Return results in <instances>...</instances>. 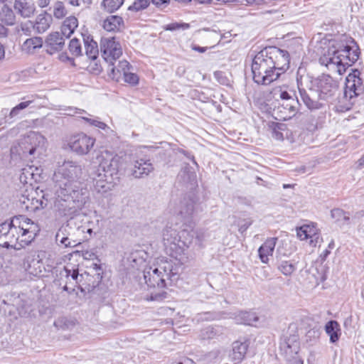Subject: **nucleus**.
Returning <instances> with one entry per match:
<instances>
[{
    "label": "nucleus",
    "instance_id": "nucleus-1",
    "mask_svg": "<svg viewBox=\"0 0 364 364\" xmlns=\"http://www.w3.org/2000/svg\"><path fill=\"white\" fill-rule=\"evenodd\" d=\"M198 211L197 200L193 194L185 196L178 206V215L183 220L167 225L163 230V242L166 252L171 257L184 262L188 257V250H199L203 247L206 237L203 229H194L193 218Z\"/></svg>",
    "mask_w": 364,
    "mask_h": 364
},
{
    "label": "nucleus",
    "instance_id": "nucleus-2",
    "mask_svg": "<svg viewBox=\"0 0 364 364\" xmlns=\"http://www.w3.org/2000/svg\"><path fill=\"white\" fill-rule=\"evenodd\" d=\"M82 173L81 165L73 161H65L55 171L53 176L54 208L60 216L73 218L89 200V191L79 181Z\"/></svg>",
    "mask_w": 364,
    "mask_h": 364
},
{
    "label": "nucleus",
    "instance_id": "nucleus-3",
    "mask_svg": "<svg viewBox=\"0 0 364 364\" xmlns=\"http://www.w3.org/2000/svg\"><path fill=\"white\" fill-rule=\"evenodd\" d=\"M289 64L287 50L276 46L265 47L252 58V80L257 85H269L289 68Z\"/></svg>",
    "mask_w": 364,
    "mask_h": 364
},
{
    "label": "nucleus",
    "instance_id": "nucleus-4",
    "mask_svg": "<svg viewBox=\"0 0 364 364\" xmlns=\"http://www.w3.org/2000/svg\"><path fill=\"white\" fill-rule=\"evenodd\" d=\"M360 55V48L355 39L342 34L329 41V46L320 57L319 63L326 67L336 65L338 73L343 75L358 60Z\"/></svg>",
    "mask_w": 364,
    "mask_h": 364
},
{
    "label": "nucleus",
    "instance_id": "nucleus-5",
    "mask_svg": "<svg viewBox=\"0 0 364 364\" xmlns=\"http://www.w3.org/2000/svg\"><path fill=\"white\" fill-rule=\"evenodd\" d=\"M360 75L358 69H352V72L346 77L343 96L339 102L341 111L350 110L356 97L364 92L363 81Z\"/></svg>",
    "mask_w": 364,
    "mask_h": 364
},
{
    "label": "nucleus",
    "instance_id": "nucleus-6",
    "mask_svg": "<svg viewBox=\"0 0 364 364\" xmlns=\"http://www.w3.org/2000/svg\"><path fill=\"white\" fill-rule=\"evenodd\" d=\"M45 138L41 134L31 131L23 136L16 144H14L10 149L11 157L14 159H26L28 156L33 155L37 147L42 143Z\"/></svg>",
    "mask_w": 364,
    "mask_h": 364
},
{
    "label": "nucleus",
    "instance_id": "nucleus-7",
    "mask_svg": "<svg viewBox=\"0 0 364 364\" xmlns=\"http://www.w3.org/2000/svg\"><path fill=\"white\" fill-rule=\"evenodd\" d=\"M11 218L20 234V246L26 247L31 245L39 232L38 225L23 215H15Z\"/></svg>",
    "mask_w": 364,
    "mask_h": 364
},
{
    "label": "nucleus",
    "instance_id": "nucleus-8",
    "mask_svg": "<svg viewBox=\"0 0 364 364\" xmlns=\"http://www.w3.org/2000/svg\"><path fill=\"white\" fill-rule=\"evenodd\" d=\"M311 84L321 100L332 99L338 91V82L328 74H322L312 79Z\"/></svg>",
    "mask_w": 364,
    "mask_h": 364
},
{
    "label": "nucleus",
    "instance_id": "nucleus-9",
    "mask_svg": "<svg viewBox=\"0 0 364 364\" xmlns=\"http://www.w3.org/2000/svg\"><path fill=\"white\" fill-rule=\"evenodd\" d=\"M21 237L12 218L0 224V247L20 250Z\"/></svg>",
    "mask_w": 364,
    "mask_h": 364
},
{
    "label": "nucleus",
    "instance_id": "nucleus-10",
    "mask_svg": "<svg viewBox=\"0 0 364 364\" xmlns=\"http://www.w3.org/2000/svg\"><path fill=\"white\" fill-rule=\"evenodd\" d=\"M95 143L94 138L84 133H78L69 138L68 146L72 151L82 156L87 154L91 151Z\"/></svg>",
    "mask_w": 364,
    "mask_h": 364
},
{
    "label": "nucleus",
    "instance_id": "nucleus-11",
    "mask_svg": "<svg viewBox=\"0 0 364 364\" xmlns=\"http://www.w3.org/2000/svg\"><path fill=\"white\" fill-rule=\"evenodd\" d=\"M279 349L281 355L286 360L300 357L299 355L300 350L299 335L295 333H287L280 343Z\"/></svg>",
    "mask_w": 364,
    "mask_h": 364
},
{
    "label": "nucleus",
    "instance_id": "nucleus-12",
    "mask_svg": "<svg viewBox=\"0 0 364 364\" xmlns=\"http://www.w3.org/2000/svg\"><path fill=\"white\" fill-rule=\"evenodd\" d=\"M100 48L107 63L116 61L122 55L121 44L115 37L102 38Z\"/></svg>",
    "mask_w": 364,
    "mask_h": 364
},
{
    "label": "nucleus",
    "instance_id": "nucleus-13",
    "mask_svg": "<svg viewBox=\"0 0 364 364\" xmlns=\"http://www.w3.org/2000/svg\"><path fill=\"white\" fill-rule=\"evenodd\" d=\"M121 166V158L114 156L110 159H103L99 165L97 172H102L105 177L109 178L117 183L119 181V168Z\"/></svg>",
    "mask_w": 364,
    "mask_h": 364
},
{
    "label": "nucleus",
    "instance_id": "nucleus-14",
    "mask_svg": "<svg viewBox=\"0 0 364 364\" xmlns=\"http://www.w3.org/2000/svg\"><path fill=\"white\" fill-rule=\"evenodd\" d=\"M162 271L161 269H158L157 267H146L144 269L143 274L144 279L146 285L150 288H156L162 289L166 287V278H164V275H162Z\"/></svg>",
    "mask_w": 364,
    "mask_h": 364
},
{
    "label": "nucleus",
    "instance_id": "nucleus-15",
    "mask_svg": "<svg viewBox=\"0 0 364 364\" xmlns=\"http://www.w3.org/2000/svg\"><path fill=\"white\" fill-rule=\"evenodd\" d=\"M298 90L301 100L311 111L318 110L323 107V105L320 102L316 91L311 85L309 90L301 87L298 83Z\"/></svg>",
    "mask_w": 364,
    "mask_h": 364
},
{
    "label": "nucleus",
    "instance_id": "nucleus-16",
    "mask_svg": "<svg viewBox=\"0 0 364 364\" xmlns=\"http://www.w3.org/2000/svg\"><path fill=\"white\" fill-rule=\"evenodd\" d=\"M65 36L60 32L50 33L46 38L45 46L46 53L53 55L62 50L65 46Z\"/></svg>",
    "mask_w": 364,
    "mask_h": 364
},
{
    "label": "nucleus",
    "instance_id": "nucleus-17",
    "mask_svg": "<svg viewBox=\"0 0 364 364\" xmlns=\"http://www.w3.org/2000/svg\"><path fill=\"white\" fill-rule=\"evenodd\" d=\"M116 61H112L107 63V74L108 76L116 82H119L123 77L124 73L129 70L131 65L126 60H119L117 65H115Z\"/></svg>",
    "mask_w": 364,
    "mask_h": 364
},
{
    "label": "nucleus",
    "instance_id": "nucleus-18",
    "mask_svg": "<svg viewBox=\"0 0 364 364\" xmlns=\"http://www.w3.org/2000/svg\"><path fill=\"white\" fill-rule=\"evenodd\" d=\"M132 175L136 178L147 176L154 170L153 164L149 160L143 159H133Z\"/></svg>",
    "mask_w": 364,
    "mask_h": 364
},
{
    "label": "nucleus",
    "instance_id": "nucleus-19",
    "mask_svg": "<svg viewBox=\"0 0 364 364\" xmlns=\"http://www.w3.org/2000/svg\"><path fill=\"white\" fill-rule=\"evenodd\" d=\"M97 177L93 178V186L95 191L100 193H106L111 191L117 183V181L105 177L102 172L96 173Z\"/></svg>",
    "mask_w": 364,
    "mask_h": 364
},
{
    "label": "nucleus",
    "instance_id": "nucleus-20",
    "mask_svg": "<svg viewBox=\"0 0 364 364\" xmlns=\"http://www.w3.org/2000/svg\"><path fill=\"white\" fill-rule=\"evenodd\" d=\"M277 240V237H269L259 247L258 255L262 263L267 264L269 262V256L272 255Z\"/></svg>",
    "mask_w": 364,
    "mask_h": 364
},
{
    "label": "nucleus",
    "instance_id": "nucleus-21",
    "mask_svg": "<svg viewBox=\"0 0 364 364\" xmlns=\"http://www.w3.org/2000/svg\"><path fill=\"white\" fill-rule=\"evenodd\" d=\"M250 346L247 338L239 339L232 343V359L240 363L245 357Z\"/></svg>",
    "mask_w": 364,
    "mask_h": 364
},
{
    "label": "nucleus",
    "instance_id": "nucleus-22",
    "mask_svg": "<svg viewBox=\"0 0 364 364\" xmlns=\"http://www.w3.org/2000/svg\"><path fill=\"white\" fill-rule=\"evenodd\" d=\"M14 9L21 16L29 18L34 14L36 6L33 0H16Z\"/></svg>",
    "mask_w": 364,
    "mask_h": 364
},
{
    "label": "nucleus",
    "instance_id": "nucleus-23",
    "mask_svg": "<svg viewBox=\"0 0 364 364\" xmlns=\"http://www.w3.org/2000/svg\"><path fill=\"white\" fill-rule=\"evenodd\" d=\"M102 27L109 32H118L124 28V21L119 16L111 15L104 20Z\"/></svg>",
    "mask_w": 364,
    "mask_h": 364
},
{
    "label": "nucleus",
    "instance_id": "nucleus-24",
    "mask_svg": "<svg viewBox=\"0 0 364 364\" xmlns=\"http://www.w3.org/2000/svg\"><path fill=\"white\" fill-rule=\"evenodd\" d=\"M82 36L87 56L89 58L95 60L99 54L97 42L95 41L92 36L88 33H82Z\"/></svg>",
    "mask_w": 364,
    "mask_h": 364
},
{
    "label": "nucleus",
    "instance_id": "nucleus-25",
    "mask_svg": "<svg viewBox=\"0 0 364 364\" xmlns=\"http://www.w3.org/2000/svg\"><path fill=\"white\" fill-rule=\"evenodd\" d=\"M325 331L329 336L330 342L335 343L338 341L341 336L340 325L338 321L331 320L325 325Z\"/></svg>",
    "mask_w": 364,
    "mask_h": 364
},
{
    "label": "nucleus",
    "instance_id": "nucleus-26",
    "mask_svg": "<svg viewBox=\"0 0 364 364\" xmlns=\"http://www.w3.org/2000/svg\"><path fill=\"white\" fill-rule=\"evenodd\" d=\"M301 107V104L296 97V100H291V101L284 102L282 105L278 107V109H283L285 112H287L288 115L283 117L284 120H287L294 117L299 112Z\"/></svg>",
    "mask_w": 364,
    "mask_h": 364
},
{
    "label": "nucleus",
    "instance_id": "nucleus-27",
    "mask_svg": "<svg viewBox=\"0 0 364 364\" xmlns=\"http://www.w3.org/2000/svg\"><path fill=\"white\" fill-rule=\"evenodd\" d=\"M78 26L77 18L73 16L66 18L61 26V33L68 38L74 33Z\"/></svg>",
    "mask_w": 364,
    "mask_h": 364
},
{
    "label": "nucleus",
    "instance_id": "nucleus-28",
    "mask_svg": "<svg viewBox=\"0 0 364 364\" xmlns=\"http://www.w3.org/2000/svg\"><path fill=\"white\" fill-rule=\"evenodd\" d=\"M52 16L46 13L38 16L33 28L38 33H44L50 25Z\"/></svg>",
    "mask_w": 364,
    "mask_h": 364
},
{
    "label": "nucleus",
    "instance_id": "nucleus-29",
    "mask_svg": "<svg viewBox=\"0 0 364 364\" xmlns=\"http://www.w3.org/2000/svg\"><path fill=\"white\" fill-rule=\"evenodd\" d=\"M277 269L284 276H291L296 269L295 263L289 260L277 259Z\"/></svg>",
    "mask_w": 364,
    "mask_h": 364
},
{
    "label": "nucleus",
    "instance_id": "nucleus-30",
    "mask_svg": "<svg viewBox=\"0 0 364 364\" xmlns=\"http://www.w3.org/2000/svg\"><path fill=\"white\" fill-rule=\"evenodd\" d=\"M318 232V230L314 225H304L296 228L297 237L301 240H307Z\"/></svg>",
    "mask_w": 364,
    "mask_h": 364
},
{
    "label": "nucleus",
    "instance_id": "nucleus-31",
    "mask_svg": "<svg viewBox=\"0 0 364 364\" xmlns=\"http://www.w3.org/2000/svg\"><path fill=\"white\" fill-rule=\"evenodd\" d=\"M0 18L1 22L7 26H13L16 23V16L13 10L6 5L2 7Z\"/></svg>",
    "mask_w": 364,
    "mask_h": 364
},
{
    "label": "nucleus",
    "instance_id": "nucleus-32",
    "mask_svg": "<svg viewBox=\"0 0 364 364\" xmlns=\"http://www.w3.org/2000/svg\"><path fill=\"white\" fill-rule=\"evenodd\" d=\"M43 41L41 37H33L28 38L23 44V49L27 53H33L35 49L40 48L43 46Z\"/></svg>",
    "mask_w": 364,
    "mask_h": 364
},
{
    "label": "nucleus",
    "instance_id": "nucleus-33",
    "mask_svg": "<svg viewBox=\"0 0 364 364\" xmlns=\"http://www.w3.org/2000/svg\"><path fill=\"white\" fill-rule=\"evenodd\" d=\"M331 216L335 219L337 223H342V224L349 225L350 219L349 213L346 212L341 208H333L331 211Z\"/></svg>",
    "mask_w": 364,
    "mask_h": 364
},
{
    "label": "nucleus",
    "instance_id": "nucleus-34",
    "mask_svg": "<svg viewBox=\"0 0 364 364\" xmlns=\"http://www.w3.org/2000/svg\"><path fill=\"white\" fill-rule=\"evenodd\" d=\"M124 2V0H103L101 6L105 11L112 14L117 11Z\"/></svg>",
    "mask_w": 364,
    "mask_h": 364
},
{
    "label": "nucleus",
    "instance_id": "nucleus-35",
    "mask_svg": "<svg viewBox=\"0 0 364 364\" xmlns=\"http://www.w3.org/2000/svg\"><path fill=\"white\" fill-rule=\"evenodd\" d=\"M41 260L33 259L30 260V257H28L25 259L24 264L26 265V269L31 274L37 275L41 273Z\"/></svg>",
    "mask_w": 364,
    "mask_h": 364
},
{
    "label": "nucleus",
    "instance_id": "nucleus-36",
    "mask_svg": "<svg viewBox=\"0 0 364 364\" xmlns=\"http://www.w3.org/2000/svg\"><path fill=\"white\" fill-rule=\"evenodd\" d=\"M75 319L67 317H61L54 322V325L62 330H71L76 326Z\"/></svg>",
    "mask_w": 364,
    "mask_h": 364
},
{
    "label": "nucleus",
    "instance_id": "nucleus-37",
    "mask_svg": "<svg viewBox=\"0 0 364 364\" xmlns=\"http://www.w3.org/2000/svg\"><path fill=\"white\" fill-rule=\"evenodd\" d=\"M157 268L161 269V271L163 272L161 274L164 275V278H166V280H172V277L176 274L175 272H173V267L172 263L170 262L166 261L165 262L157 267Z\"/></svg>",
    "mask_w": 364,
    "mask_h": 364
},
{
    "label": "nucleus",
    "instance_id": "nucleus-38",
    "mask_svg": "<svg viewBox=\"0 0 364 364\" xmlns=\"http://www.w3.org/2000/svg\"><path fill=\"white\" fill-rule=\"evenodd\" d=\"M151 4L150 0H134L127 10L132 12H139L147 9Z\"/></svg>",
    "mask_w": 364,
    "mask_h": 364
},
{
    "label": "nucleus",
    "instance_id": "nucleus-39",
    "mask_svg": "<svg viewBox=\"0 0 364 364\" xmlns=\"http://www.w3.org/2000/svg\"><path fill=\"white\" fill-rule=\"evenodd\" d=\"M241 322L245 325L252 326L255 322L259 320V317L255 312L245 311L241 313L240 316Z\"/></svg>",
    "mask_w": 364,
    "mask_h": 364
},
{
    "label": "nucleus",
    "instance_id": "nucleus-40",
    "mask_svg": "<svg viewBox=\"0 0 364 364\" xmlns=\"http://www.w3.org/2000/svg\"><path fill=\"white\" fill-rule=\"evenodd\" d=\"M68 49L70 53L76 57H79L82 55L80 42L76 38H74L72 40H70L68 46Z\"/></svg>",
    "mask_w": 364,
    "mask_h": 364
},
{
    "label": "nucleus",
    "instance_id": "nucleus-41",
    "mask_svg": "<svg viewBox=\"0 0 364 364\" xmlns=\"http://www.w3.org/2000/svg\"><path fill=\"white\" fill-rule=\"evenodd\" d=\"M43 200L38 199H33L32 200V206L31 207L30 211L36 212L38 210L43 209L47 206L48 201V194H43Z\"/></svg>",
    "mask_w": 364,
    "mask_h": 364
},
{
    "label": "nucleus",
    "instance_id": "nucleus-42",
    "mask_svg": "<svg viewBox=\"0 0 364 364\" xmlns=\"http://www.w3.org/2000/svg\"><path fill=\"white\" fill-rule=\"evenodd\" d=\"M164 31H175L178 30H187L190 28L188 23L173 22L162 26Z\"/></svg>",
    "mask_w": 364,
    "mask_h": 364
},
{
    "label": "nucleus",
    "instance_id": "nucleus-43",
    "mask_svg": "<svg viewBox=\"0 0 364 364\" xmlns=\"http://www.w3.org/2000/svg\"><path fill=\"white\" fill-rule=\"evenodd\" d=\"M320 329L317 327H314L309 329L306 333V339L307 342H316L320 337Z\"/></svg>",
    "mask_w": 364,
    "mask_h": 364
},
{
    "label": "nucleus",
    "instance_id": "nucleus-44",
    "mask_svg": "<svg viewBox=\"0 0 364 364\" xmlns=\"http://www.w3.org/2000/svg\"><path fill=\"white\" fill-rule=\"evenodd\" d=\"M31 103V101H26V102H20L18 105L15 106L11 110L9 113L10 118H14L16 117L19 112L26 109L28 107V105Z\"/></svg>",
    "mask_w": 364,
    "mask_h": 364
},
{
    "label": "nucleus",
    "instance_id": "nucleus-45",
    "mask_svg": "<svg viewBox=\"0 0 364 364\" xmlns=\"http://www.w3.org/2000/svg\"><path fill=\"white\" fill-rule=\"evenodd\" d=\"M60 275H64L66 277H70L73 280L77 281L79 277V272L77 269H69L68 267L64 268L60 272Z\"/></svg>",
    "mask_w": 364,
    "mask_h": 364
},
{
    "label": "nucleus",
    "instance_id": "nucleus-46",
    "mask_svg": "<svg viewBox=\"0 0 364 364\" xmlns=\"http://www.w3.org/2000/svg\"><path fill=\"white\" fill-rule=\"evenodd\" d=\"M123 79H124V82H126L132 85H136L139 82L138 75L135 73L129 72V70H127L126 73H124Z\"/></svg>",
    "mask_w": 364,
    "mask_h": 364
},
{
    "label": "nucleus",
    "instance_id": "nucleus-47",
    "mask_svg": "<svg viewBox=\"0 0 364 364\" xmlns=\"http://www.w3.org/2000/svg\"><path fill=\"white\" fill-rule=\"evenodd\" d=\"M167 298V292L164 289L151 293L149 300L161 301Z\"/></svg>",
    "mask_w": 364,
    "mask_h": 364
},
{
    "label": "nucleus",
    "instance_id": "nucleus-48",
    "mask_svg": "<svg viewBox=\"0 0 364 364\" xmlns=\"http://www.w3.org/2000/svg\"><path fill=\"white\" fill-rule=\"evenodd\" d=\"M82 119L87 122H88L90 125L95 126L101 129L102 130L109 129V127L104 122L97 119H90L87 117H82Z\"/></svg>",
    "mask_w": 364,
    "mask_h": 364
},
{
    "label": "nucleus",
    "instance_id": "nucleus-49",
    "mask_svg": "<svg viewBox=\"0 0 364 364\" xmlns=\"http://www.w3.org/2000/svg\"><path fill=\"white\" fill-rule=\"evenodd\" d=\"M72 229L69 225L61 226L55 235V240H58L60 238H64L67 236H70V230Z\"/></svg>",
    "mask_w": 364,
    "mask_h": 364
},
{
    "label": "nucleus",
    "instance_id": "nucleus-50",
    "mask_svg": "<svg viewBox=\"0 0 364 364\" xmlns=\"http://www.w3.org/2000/svg\"><path fill=\"white\" fill-rule=\"evenodd\" d=\"M214 77L220 84L226 86L230 85V80L223 71H215Z\"/></svg>",
    "mask_w": 364,
    "mask_h": 364
},
{
    "label": "nucleus",
    "instance_id": "nucleus-51",
    "mask_svg": "<svg viewBox=\"0 0 364 364\" xmlns=\"http://www.w3.org/2000/svg\"><path fill=\"white\" fill-rule=\"evenodd\" d=\"M183 177L184 178H187V179L190 182H193L196 181V175L194 171H191L188 168H186L183 171Z\"/></svg>",
    "mask_w": 364,
    "mask_h": 364
},
{
    "label": "nucleus",
    "instance_id": "nucleus-52",
    "mask_svg": "<svg viewBox=\"0 0 364 364\" xmlns=\"http://www.w3.org/2000/svg\"><path fill=\"white\" fill-rule=\"evenodd\" d=\"M81 244V242L77 240H74L71 235L68 237L66 239V244H65L64 247H75Z\"/></svg>",
    "mask_w": 364,
    "mask_h": 364
},
{
    "label": "nucleus",
    "instance_id": "nucleus-53",
    "mask_svg": "<svg viewBox=\"0 0 364 364\" xmlns=\"http://www.w3.org/2000/svg\"><path fill=\"white\" fill-rule=\"evenodd\" d=\"M309 243L311 246L316 247L318 244L322 242V237L318 232L316 233L314 236H311Z\"/></svg>",
    "mask_w": 364,
    "mask_h": 364
},
{
    "label": "nucleus",
    "instance_id": "nucleus-54",
    "mask_svg": "<svg viewBox=\"0 0 364 364\" xmlns=\"http://www.w3.org/2000/svg\"><path fill=\"white\" fill-rule=\"evenodd\" d=\"M272 127V136L273 138L277 139V140H283L284 139V136H283V134L282 132L279 131L277 129H274V127H273L272 125L271 126Z\"/></svg>",
    "mask_w": 364,
    "mask_h": 364
},
{
    "label": "nucleus",
    "instance_id": "nucleus-55",
    "mask_svg": "<svg viewBox=\"0 0 364 364\" xmlns=\"http://www.w3.org/2000/svg\"><path fill=\"white\" fill-rule=\"evenodd\" d=\"M53 14L55 17L58 18H61L65 16V9L63 6L55 8Z\"/></svg>",
    "mask_w": 364,
    "mask_h": 364
},
{
    "label": "nucleus",
    "instance_id": "nucleus-56",
    "mask_svg": "<svg viewBox=\"0 0 364 364\" xmlns=\"http://www.w3.org/2000/svg\"><path fill=\"white\" fill-rule=\"evenodd\" d=\"M200 319L203 320H214L216 318V314L213 312H204L200 314Z\"/></svg>",
    "mask_w": 364,
    "mask_h": 364
},
{
    "label": "nucleus",
    "instance_id": "nucleus-57",
    "mask_svg": "<svg viewBox=\"0 0 364 364\" xmlns=\"http://www.w3.org/2000/svg\"><path fill=\"white\" fill-rule=\"evenodd\" d=\"M279 97L284 102L291 101V100H296V98H294L292 96H291L287 91H282L280 92Z\"/></svg>",
    "mask_w": 364,
    "mask_h": 364
},
{
    "label": "nucleus",
    "instance_id": "nucleus-58",
    "mask_svg": "<svg viewBox=\"0 0 364 364\" xmlns=\"http://www.w3.org/2000/svg\"><path fill=\"white\" fill-rule=\"evenodd\" d=\"M151 2L157 8H161L163 5H168L170 0H150Z\"/></svg>",
    "mask_w": 364,
    "mask_h": 364
},
{
    "label": "nucleus",
    "instance_id": "nucleus-59",
    "mask_svg": "<svg viewBox=\"0 0 364 364\" xmlns=\"http://www.w3.org/2000/svg\"><path fill=\"white\" fill-rule=\"evenodd\" d=\"M60 59L63 61H68L70 63V64L73 65V66H75V60L73 58H70L69 57L67 53H62L60 55Z\"/></svg>",
    "mask_w": 364,
    "mask_h": 364
},
{
    "label": "nucleus",
    "instance_id": "nucleus-60",
    "mask_svg": "<svg viewBox=\"0 0 364 364\" xmlns=\"http://www.w3.org/2000/svg\"><path fill=\"white\" fill-rule=\"evenodd\" d=\"M251 224H252L251 222H245L244 224L240 225V227H239V229H238L239 232L241 234H243L244 232H246V230L251 225Z\"/></svg>",
    "mask_w": 364,
    "mask_h": 364
},
{
    "label": "nucleus",
    "instance_id": "nucleus-61",
    "mask_svg": "<svg viewBox=\"0 0 364 364\" xmlns=\"http://www.w3.org/2000/svg\"><path fill=\"white\" fill-rule=\"evenodd\" d=\"M93 269L96 271V274L97 275L98 277H100V279H102V267H101V265L100 264H93Z\"/></svg>",
    "mask_w": 364,
    "mask_h": 364
},
{
    "label": "nucleus",
    "instance_id": "nucleus-62",
    "mask_svg": "<svg viewBox=\"0 0 364 364\" xmlns=\"http://www.w3.org/2000/svg\"><path fill=\"white\" fill-rule=\"evenodd\" d=\"M286 361L287 364H303V360L300 357L294 358L293 359H289Z\"/></svg>",
    "mask_w": 364,
    "mask_h": 364
},
{
    "label": "nucleus",
    "instance_id": "nucleus-63",
    "mask_svg": "<svg viewBox=\"0 0 364 364\" xmlns=\"http://www.w3.org/2000/svg\"><path fill=\"white\" fill-rule=\"evenodd\" d=\"M191 48L193 50L198 51V52L201 53H205L207 50V47H200V46H197V45H192L191 46Z\"/></svg>",
    "mask_w": 364,
    "mask_h": 364
},
{
    "label": "nucleus",
    "instance_id": "nucleus-64",
    "mask_svg": "<svg viewBox=\"0 0 364 364\" xmlns=\"http://www.w3.org/2000/svg\"><path fill=\"white\" fill-rule=\"evenodd\" d=\"M272 125L274 127L275 129H277L280 132L285 130L287 127L286 124L282 123H273Z\"/></svg>",
    "mask_w": 364,
    "mask_h": 364
}]
</instances>
